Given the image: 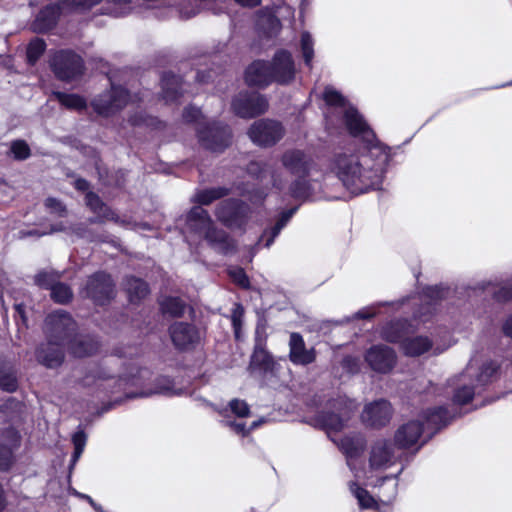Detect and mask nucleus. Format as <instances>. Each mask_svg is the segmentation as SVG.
Segmentation results:
<instances>
[{
  "label": "nucleus",
  "mask_w": 512,
  "mask_h": 512,
  "mask_svg": "<svg viewBox=\"0 0 512 512\" xmlns=\"http://www.w3.org/2000/svg\"><path fill=\"white\" fill-rule=\"evenodd\" d=\"M196 136L200 145L213 153H223L233 140L231 127L222 121L199 123Z\"/></svg>",
  "instance_id": "4"
},
{
  "label": "nucleus",
  "mask_w": 512,
  "mask_h": 512,
  "mask_svg": "<svg viewBox=\"0 0 512 512\" xmlns=\"http://www.w3.org/2000/svg\"><path fill=\"white\" fill-rule=\"evenodd\" d=\"M50 297L53 302L66 305L72 301L73 292L68 284L58 281L50 289Z\"/></svg>",
  "instance_id": "42"
},
{
  "label": "nucleus",
  "mask_w": 512,
  "mask_h": 512,
  "mask_svg": "<svg viewBox=\"0 0 512 512\" xmlns=\"http://www.w3.org/2000/svg\"><path fill=\"white\" fill-rule=\"evenodd\" d=\"M78 331V324L72 315L65 310H55L45 318V337L65 346Z\"/></svg>",
  "instance_id": "9"
},
{
  "label": "nucleus",
  "mask_w": 512,
  "mask_h": 512,
  "mask_svg": "<svg viewBox=\"0 0 512 512\" xmlns=\"http://www.w3.org/2000/svg\"><path fill=\"white\" fill-rule=\"evenodd\" d=\"M498 370L499 365L494 361L480 362L478 359L473 358L462 373H464V377H468L478 388L492 382L497 377Z\"/></svg>",
  "instance_id": "18"
},
{
  "label": "nucleus",
  "mask_w": 512,
  "mask_h": 512,
  "mask_svg": "<svg viewBox=\"0 0 512 512\" xmlns=\"http://www.w3.org/2000/svg\"><path fill=\"white\" fill-rule=\"evenodd\" d=\"M161 96L166 103H175L182 97V79L172 71L161 76Z\"/></svg>",
  "instance_id": "31"
},
{
  "label": "nucleus",
  "mask_w": 512,
  "mask_h": 512,
  "mask_svg": "<svg viewBox=\"0 0 512 512\" xmlns=\"http://www.w3.org/2000/svg\"><path fill=\"white\" fill-rule=\"evenodd\" d=\"M357 407L358 405L354 400L339 396L329 401L325 410L322 411V429L346 455L349 466H351L352 459L360 456L364 451L366 440L361 434L338 437L336 433L350 420Z\"/></svg>",
  "instance_id": "2"
},
{
  "label": "nucleus",
  "mask_w": 512,
  "mask_h": 512,
  "mask_svg": "<svg viewBox=\"0 0 512 512\" xmlns=\"http://www.w3.org/2000/svg\"><path fill=\"white\" fill-rule=\"evenodd\" d=\"M298 210V206L291 207L287 210H284L280 213L276 224H278V227L284 228L288 221L292 218V216L296 213Z\"/></svg>",
  "instance_id": "61"
},
{
  "label": "nucleus",
  "mask_w": 512,
  "mask_h": 512,
  "mask_svg": "<svg viewBox=\"0 0 512 512\" xmlns=\"http://www.w3.org/2000/svg\"><path fill=\"white\" fill-rule=\"evenodd\" d=\"M342 364H343V367L351 373H354V372L358 371V369H359V360L352 356L345 357L343 359Z\"/></svg>",
  "instance_id": "62"
},
{
  "label": "nucleus",
  "mask_w": 512,
  "mask_h": 512,
  "mask_svg": "<svg viewBox=\"0 0 512 512\" xmlns=\"http://www.w3.org/2000/svg\"><path fill=\"white\" fill-rule=\"evenodd\" d=\"M231 193V189L225 186L210 187L197 191L192 201L196 206H208L214 201L223 199Z\"/></svg>",
  "instance_id": "33"
},
{
  "label": "nucleus",
  "mask_w": 512,
  "mask_h": 512,
  "mask_svg": "<svg viewBox=\"0 0 512 512\" xmlns=\"http://www.w3.org/2000/svg\"><path fill=\"white\" fill-rule=\"evenodd\" d=\"M15 463V455L11 447L0 444V471H9Z\"/></svg>",
  "instance_id": "54"
},
{
  "label": "nucleus",
  "mask_w": 512,
  "mask_h": 512,
  "mask_svg": "<svg viewBox=\"0 0 512 512\" xmlns=\"http://www.w3.org/2000/svg\"><path fill=\"white\" fill-rule=\"evenodd\" d=\"M124 287L128 295V300L132 304L140 303L150 294L149 284L144 279L134 275L125 277Z\"/></svg>",
  "instance_id": "32"
},
{
  "label": "nucleus",
  "mask_w": 512,
  "mask_h": 512,
  "mask_svg": "<svg viewBox=\"0 0 512 512\" xmlns=\"http://www.w3.org/2000/svg\"><path fill=\"white\" fill-rule=\"evenodd\" d=\"M424 423L423 428L428 431H437L449 422V415L445 408L437 407L432 410H427L423 415Z\"/></svg>",
  "instance_id": "35"
},
{
  "label": "nucleus",
  "mask_w": 512,
  "mask_h": 512,
  "mask_svg": "<svg viewBox=\"0 0 512 512\" xmlns=\"http://www.w3.org/2000/svg\"><path fill=\"white\" fill-rule=\"evenodd\" d=\"M2 438L5 440L8 447H11L12 451L15 453L21 446V434L20 432L13 426L6 427L1 432Z\"/></svg>",
  "instance_id": "49"
},
{
  "label": "nucleus",
  "mask_w": 512,
  "mask_h": 512,
  "mask_svg": "<svg viewBox=\"0 0 512 512\" xmlns=\"http://www.w3.org/2000/svg\"><path fill=\"white\" fill-rule=\"evenodd\" d=\"M272 83L288 86L295 81L296 65L292 53L287 49H278L268 60Z\"/></svg>",
  "instance_id": "15"
},
{
  "label": "nucleus",
  "mask_w": 512,
  "mask_h": 512,
  "mask_svg": "<svg viewBox=\"0 0 512 512\" xmlns=\"http://www.w3.org/2000/svg\"><path fill=\"white\" fill-rule=\"evenodd\" d=\"M424 431L423 424L419 421H409L400 426L394 436L395 445L399 448H410L417 444Z\"/></svg>",
  "instance_id": "27"
},
{
  "label": "nucleus",
  "mask_w": 512,
  "mask_h": 512,
  "mask_svg": "<svg viewBox=\"0 0 512 512\" xmlns=\"http://www.w3.org/2000/svg\"><path fill=\"white\" fill-rule=\"evenodd\" d=\"M203 238L208 245L219 254L228 255L236 250L235 242L229 234L223 229L217 228L215 225L206 231Z\"/></svg>",
  "instance_id": "26"
},
{
  "label": "nucleus",
  "mask_w": 512,
  "mask_h": 512,
  "mask_svg": "<svg viewBox=\"0 0 512 512\" xmlns=\"http://www.w3.org/2000/svg\"><path fill=\"white\" fill-rule=\"evenodd\" d=\"M171 343L179 353H190L202 342L200 328L192 322L174 321L168 326Z\"/></svg>",
  "instance_id": "13"
},
{
  "label": "nucleus",
  "mask_w": 512,
  "mask_h": 512,
  "mask_svg": "<svg viewBox=\"0 0 512 512\" xmlns=\"http://www.w3.org/2000/svg\"><path fill=\"white\" fill-rule=\"evenodd\" d=\"M114 376L102 367H96L86 372L85 376L79 381L83 387H90L96 380H109Z\"/></svg>",
  "instance_id": "44"
},
{
  "label": "nucleus",
  "mask_w": 512,
  "mask_h": 512,
  "mask_svg": "<svg viewBox=\"0 0 512 512\" xmlns=\"http://www.w3.org/2000/svg\"><path fill=\"white\" fill-rule=\"evenodd\" d=\"M129 101L130 91L122 85L111 83L109 89L90 101V106L98 116L110 118L121 112Z\"/></svg>",
  "instance_id": "6"
},
{
  "label": "nucleus",
  "mask_w": 512,
  "mask_h": 512,
  "mask_svg": "<svg viewBox=\"0 0 512 512\" xmlns=\"http://www.w3.org/2000/svg\"><path fill=\"white\" fill-rule=\"evenodd\" d=\"M482 289L489 290V293H491L493 298L497 301H508L512 298V284H505L501 287H496L491 283H487V285L483 286Z\"/></svg>",
  "instance_id": "50"
},
{
  "label": "nucleus",
  "mask_w": 512,
  "mask_h": 512,
  "mask_svg": "<svg viewBox=\"0 0 512 512\" xmlns=\"http://www.w3.org/2000/svg\"><path fill=\"white\" fill-rule=\"evenodd\" d=\"M186 302L178 296H165L159 301V310L163 316L181 318L186 311Z\"/></svg>",
  "instance_id": "34"
},
{
  "label": "nucleus",
  "mask_w": 512,
  "mask_h": 512,
  "mask_svg": "<svg viewBox=\"0 0 512 512\" xmlns=\"http://www.w3.org/2000/svg\"><path fill=\"white\" fill-rule=\"evenodd\" d=\"M285 130L281 122L273 119H259L248 129V136L260 147H272L284 136Z\"/></svg>",
  "instance_id": "14"
},
{
  "label": "nucleus",
  "mask_w": 512,
  "mask_h": 512,
  "mask_svg": "<svg viewBox=\"0 0 512 512\" xmlns=\"http://www.w3.org/2000/svg\"><path fill=\"white\" fill-rule=\"evenodd\" d=\"M365 360L375 372L388 373L395 366L397 357L392 348L386 345H375L366 352Z\"/></svg>",
  "instance_id": "20"
},
{
  "label": "nucleus",
  "mask_w": 512,
  "mask_h": 512,
  "mask_svg": "<svg viewBox=\"0 0 512 512\" xmlns=\"http://www.w3.org/2000/svg\"><path fill=\"white\" fill-rule=\"evenodd\" d=\"M393 415V408L389 401L379 399L365 405L361 413V421L366 426L381 428L386 426Z\"/></svg>",
  "instance_id": "17"
},
{
  "label": "nucleus",
  "mask_w": 512,
  "mask_h": 512,
  "mask_svg": "<svg viewBox=\"0 0 512 512\" xmlns=\"http://www.w3.org/2000/svg\"><path fill=\"white\" fill-rule=\"evenodd\" d=\"M83 297L91 300L96 306H107L116 297V284L106 271H96L87 277L81 291Z\"/></svg>",
  "instance_id": "7"
},
{
  "label": "nucleus",
  "mask_w": 512,
  "mask_h": 512,
  "mask_svg": "<svg viewBox=\"0 0 512 512\" xmlns=\"http://www.w3.org/2000/svg\"><path fill=\"white\" fill-rule=\"evenodd\" d=\"M231 412L237 417L244 418L250 415V408L246 401L241 399H232L229 402Z\"/></svg>",
  "instance_id": "56"
},
{
  "label": "nucleus",
  "mask_w": 512,
  "mask_h": 512,
  "mask_svg": "<svg viewBox=\"0 0 512 512\" xmlns=\"http://www.w3.org/2000/svg\"><path fill=\"white\" fill-rule=\"evenodd\" d=\"M289 348V359L295 365H309L316 359L315 350L306 348L304 339L298 332L290 334Z\"/></svg>",
  "instance_id": "24"
},
{
  "label": "nucleus",
  "mask_w": 512,
  "mask_h": 512,
  "mask_svg": "<svg viewBox=\"0 0 512 512\" xmlns=\"http://www.w3.org/2000/svg\"><path fill=\"white\" fill-rule=\"evenodd\" d=\"M502 332L505 336L512 338V313L504 320L502 324Z\"/></svg>",
  "instance_id": "64"
},
{
  "label": "nucleus",
  "mask_w": 512,
  "mask_h": 512,
  "mask_svg": "<svg viewBox=\"0 0 512 512\" xmlns=\"http://www.w3.org/2000/svg\"><path fill=\"white\" fill-rule=\"evenodd\" d=\"M300 49L304 59V64L309 69L312 67L314 58L313 39L309 32H303L300 37Z\"/></svg>",
  "instance_id": "46"
},
{
  "label": "nucleus",
  "mask_w": 512,
  "mask_h": 512,
  "mask_svg": "<svg viewBox=\"0 0 512 512\" xmlns=\"http://www.w3.org/2000/svg\"><path fill=\"white\" fill-rule=\"evenodd\" d=\"M267 327L268 320L266 316L264 314L258 315L255 328L254 345H266L268 338Z\"/></svg>",
  "instance_id": "53"
},
{
  "label": "nucleus",
  "mask_w": 512,
  "mask_h": 512,
  "mask_svg": "<svg viewBox=\"0 0 512 512\" xmlns=\"http://www.w3.org/2000/svg\"><path fill=\"white\" fill-rule=\"evenodd\" d=\"M102 0H61L62 6H64L65 11H80L86 12L90 11L93 7L100 4Z\"/></svg>",
  "instance_id": "47"
},
{
  "label": "nucleus",
  "mask_w": 512,
  "mask_h": 512,
  "mask_svg": "<svg viewBox=\"0 0 512 512\" xmlns=\"http://www.w3.org/2000/svg\"><path fill=\"white\" fill-rule=\"evenodd\" d=\"M243 79L250 88L264 90L272 83L268 60H253L244 70Z\"/></svg>",
  "instance_id": "21"
},
{
  "label": "nucleus",
  "mask_w": 512,
  "mask_h": 512,
  "mask_svg": "<svg viewBox=\"0 0 512 512\" xmlns=\"http://www.w3.org/2000/svg\"><path fill=\"white\" fill-rule=\"evenodd\" d=\"M249 205L239 198L222 200L215 208L217 220L228 229H244L250 216Z\"/></svg>",
  "instance_id": "11"
},
{
  "label": "nucleus",
  "mask_w": 512,
  "mask_h": 512,
  "mask_svg": "<svg viewBox=\"0 0 512 512\" xmlns=\"http://www.w3.org/2000/svg\"><path fill=\"white\" fill-rule=\"evenodd\" d=\"M406 321L389 323L382 332V337L392 343H400L401 349L407 356H420L432 348V341L427 336L405 337Z\"/></svg>",
  "instance_id": "5"
},
{
  "label": "nucleus",
  "mask_w": 512,
  "mask_h": 512,
  "mask_svg": "<svg viewBox=\"0 0 512 512\" xmlns=\"http://www.w3.org/2000/svg\"><path fill=\"white\" fill-rule=\"evenodd\" d=\"M306 178L307 177H297V179L290 184L289 193L292 198L297 200H305L311 195L312 187Z\"/></svg>",
  "instance_id": "43"
},
{
  "label": "nucleus",
  "mask_w": 512,
  "mask_h": 512,
  "mask_svg": "<svg viewBox=\"0 0 512 512\" xmlns=\"http://www.w3.org/2000/svg\"><path fill=\"white\" fill-rule=\"evenodd\" d=\"M322 100L329 107L341 109L344 114L345 125L349 133L354 137H359L367 145L375 144V134L364 120L358 110L349 105L348 100L334 87L326 86L322 92Z\"/></svg>",
  "instance_id": "3"
},
{
  "label": "nucleus",
  "mask_w": 512,
  "mask_h": 512,
  "mask_svg": "<svg viewBox=\"0 0 512 512\" xmlns=\"http://www.w3.org/2000/svg\"><path fill=\"white\" fill-rule=\"evenodd\" d=\"M128 123L132 127H146L152 130H161L165 127V123L162 120L144 111L135 112L130 115Z\"/></svg>",
  "instance_id": "38"
},
{
  "label": "nucleus",
  "mask_w": 512,
  "mask_h": 512,
  "mask_svg": "<svg viewBox=\"0 0 512 512\" xmlns=\"http://www.w3.org/2000/svg\"><path fill=\"white\" fill-rule=\"evenodd\" d=\"M10 151L17 161H24L31 156V149L25 140L17 139L12 141Z\"/></svg>",
  "instance_id": "51"
},
{
  "label": "nucleus",
  "mask_w": 512,
  "mask_h": 512,
  "mask_svg": "<svg viewBox=\"0 0 512 512\" xmlns=\"http://www.w3.org/2000/svg\"><path fill=\"white\" fill-rule=\"evenodd\" d=\"M349 489L353 496L358 500L361 508L369 509L373 507L374 499L366 489L360 487L356 482H350Z\"/></svg>",
  "instance_id": "45"
},
{
  "label": "nucleus",
  "mask_w": 512,
  "mask_h": 512,
  "mask_svg": "<svg viewBox=\"0 0 512 512\" xmlns=\"http://www.w3.org/2000/svg\"><path fill=\"white\" fill-rule=\"evenodd\" d=\"M229 276L232 279V281L239 286L242 289H249L250 288V279L242 267H236L229 271Z\"/></svg>",
  "instance_id": "55"
},
{
  "label": "nucleus",
  "mask_w": 512,
  "mask_h": 512,
  "mask_svg": "<svg viewBox=\"0 0 512 512\" xmlns=\"http://www.w3.org/2000/svg\"><path fill=\"white\" fill-rule=\"evenodd\" d=\"M284 168L296 177H308L312 165V159L299 149L287 150L281 157Z\"/></svg>",
  "instance_id": "22"
},
{
  "label": "nucleus",
  "mask_w": 512,
  "mask_h": 512,
  "mask_svg": "<svg viewBox=\"0 0 512 512\" xmlns=\"http://www.w3.org/2000/svg\"><path fill=\"white\" fill-rule=\"evenodd\" d=\"M65 11L61 0L43 6L30 24V29L36 34H47L55 29Z\"/></svg>",
  "instance_id": "16"
},
{
  "label": "nucleus",
  "mask_w": 512,
  "mask_h": 512,
  "mask_svg": "<svg viewBox=\"0 0 512 512\" xmlns=\"http://www.w3.org/2000/svg\"><path fill=\"white\" fill-rule=\"evenodd\" d=\"M45 207L52 213L64 216L67 213L66 206L57 198L48 197L44 202Z\"/></svg>",
  "instance_id": "58"
},
{
  "label": "nucleus",
  "mask_w": 512,
  "mask_h": 512,
  "mask_svg": "<svg viewBox=\"0 0 512 512\" xmlns=\"http://www.w3.org/2000/svg\"><path fill=\"white\" fill-rule=\"evenodd\" d=\"M90 186V182L82 177H78L73 183L75 190L85 192V205L94 214L88 219V222L90 224H104L107 221L117 223L119 221L118 214L97 193L89 190Z\"/></svg>",
  "instance_id": "10"
},
{
  "label": "nucleus",
  "mask_w": 512,
  "mask_h": 512,
  "mask_svg": "<svg viewBox=\"0 0 512 512\" xmlns=\"http://www.w3.org/2000/svg\"><path fill=\"white\" fill-rule=\"evenodd\" d=\"M182 118L185 123L194 124L203 118V114L200 108L190 104L183 109Z\"/></svg>",
  "instance_id": "57"
},
{
  "label": "nucleus",
  "mask_w": 512,
  "mask_h": 512,
  "mask_svg": "<svg viewBox=\"0 0 512 512\" xmlns=\"http://www.w3.org/2000/svg\"><path fill=\"white\" fill-rule=\"evenodd\" d=\"M186 224L189 230L197 235L204 236L214 222L206 209L200 206H193L186 215Z\"/></svg>",
  "instance_id": "29"
},
{
  "label": "nucleus",
  "mask_w": 512,
  "mask_h": 512,
  "mask_svg": "<svg viewBox=\"0 0 512 512\" xmlns=\"http://www.w3.org/2000/svg\"><path fill=\"white\" fill-rule=\"evenodd\" d=\"M50 68L56 79L63 82L80 78L86 69L83 58L71 49L57 51L50 59Z\"/></svg>",
  "instance_id": "8"
},
{
  "label": "nucleus",
  "mask_w": 512,
  "mask_h": 512,
  "mask_svg": "<svg viewBox=\"0 0 512 512\" xmlns=\"http://www.w3.org/2000/svg\"><path fill=\"white\" fill-rule=\"evenodd\" d=\"M53 95L60 105L66 109L82 111L87 108L85 98L79 94L55 91L53 92Z\"/></svg>",
  "instance_id": "39"
},
{
  "label": "nucleus",
  "mask_w": 512,
  "mask_h": 512,
  "mask_svg": "<svg viewBox=\"0 0 512 512\" xmlns=\"http://www.w3.org/2000/svg\"><path fill=\"white\" fill-rule=\"evenodd\" d=\"M59 277L55 272L41 270L34 276V283L41 289L50 290L58 282Z\"/></svg>",
  "instance_id": "48"
},
{
  "label": "nucleus",
  "mask_w": 512,
  "mask_h": 512,
  "mask_svg": "<svg viewBox=\"0 0 512 512\" xmlns=\"http://www.w3.org/2000/svg\"><path fill=\"white\" fill-rule=\"evenodd\" d=\"M267 97L258 91L242 90L231 100V111L242 119H254L268 111Z\"/></svg>",
  "instance_id": "12"
},
{
  "label": "nucleus",
  "mask_w": 512,
  "mask_h": 512,
  "mask_svg": "<svg viewBox=\"0 0 512 512\" xmlns=\"http://www.w3.org/2000/svg\"><path fill=\"white\" fill-rule=\"evenodd\" d=\"M66 347L73 357L85 358L97 354L100 343L90 335L78 336L76 333Z\"/></svg>",
  "instance_id": "28"
},
{
  "label": "nucleus",
  "mask_w": 512,
  "mask_h": 512,
  "mask_svg": "<svg viewBox=\"0 0 512 512\" xmlns=\"http://www.w3.org/2000/svg\"><path fill=\"white\" fill-rule=\"evenodd\" d=\"M282 27L280 19L270 12H259L255 20V31L260 38L276 37Z\"/></svg>",
  "instance_id": "30"
},
{
  "label": "nucleus",
  "mask_w": 512,
  "mask_h": 512,
  "mask_svg": "<svg viewBox=\"0 0 512 512\" xmlns=\"http://www.w3.org/2000/svg\"><path fill=\"white\" fill-rule=\"evenodd\" d=\"M47 48L44 39L35 37L30 40L26 47V62L30 66H34L42 55L45 53Z\"/></svg>",
  "instance_id": "40"
},
{
  "label": "nucleus",
  "mask_w": 512,
  "mask_h": 512,
  "mask_svg": "<svg viewBox=\"0 0 512 512\" xmlns=\"http://www.w3.org/2000/svg\"><path fill=\"white\" fill-rule=\"evenodd\" d=\"M65 345L46 339L35 349V358L37 362L48 369L60 367L65 360Z\"/></svg>",
  "instance_id": "19"
},
{
  "label": "nucleus",
  "mask_w": 512,
  "mask_h": 512,
  "mask_svg": "<svg viewBox=\"0 0 512 512\" xmlns=\"http://www.w3.org/2000/svg\"><path fill=\"white\" fill-rule=\"evenodd\" d=\"M86 434L84 431H78L76 432L72 437V442L74 447H81L84 448L86 444Z\"/></svg>",
  "instance_id": "63"
},
{
  "label": "nucleus",
  "mask_w": 512,
  "mask_h": 512,
  "mask_svg": "<svg viewBox=\"0 0 512 512\" xmlns=\"http://www.w3.org/2000/svg\"><path fill=\"white\" fill-rule=\"evenodd\" d=\"M389 161V153L380 143L367 145L357 151L337 152L325 162L322 184L334 177L353 194H363L379 189Z\"/></svg>",
  "instance_id": "1"
},
{
  "label": "nucleus",
  "mask_w": 512,
  "mask_h": 512,
  "mask_svg": "<svg viewBox=\"0 0 512 512\" xmlns=\"http://www.w3.org/2000/svg\"><path fill=\"white\" fill-rule=\"evenodd\" d=\"M277 363L272 354L267 351L266 345H254L252 355L250 357L249 369L259 372L261 375H274Z\"/></svg>",
  "instance_id": "25"
},
{
  "label": "nucleus",
  "mask_w": 512,
  "mask_h": 512,
  "mask_svg": "<svg viewBox=\"0 0 512 512\" xmlns=\"http://www.w3.org/2000/svg\"><path fill=\"white\" fill-rule=\"evenodd\" d=\"M227 424L233 429V431L236 434L241 435L242 437L248 436L249 433L258 426L257 421L253 422L249 428H247L245 423L242 422L229 421Z\"/></svg>",
  "instance_id": "59"
},
{
  "label": "nucleus",
  "mask_w": 512,
  "mask_h": 512,
  "mask_svg": "<svg viewBox=\"0 0 512 512\" xmlns=\"http://www.w3.org/2000/svg\"><path fill=\"white\" fill-rule=\"evenodd\" d=\"M394 448L390 441L379 439L371 447L369 466L372 470L385 469L393 463Z\"/></svg>",
  "instance_id": "23"
},
{
  "label": "nucleus",
  "mask_w": 512,
  "mask_h": 512,
  "mask_svg": "<svg viewBox=\"0 0 512 512\" xmlns=\"http://www.w3.org/2000/svg\"><path fill=\"white\" fill-rule=\"evenodd\" d=\"M383 305V303H378L376 305H372L369 307L362 308L353 316L354 319H371L377 314L378 308Z\"/></svg>",
  "instance_id": "60"
},
{
  "label": "nucleus",
  "mask_w": 512,
  "mask_h": 512,
  "mask_svg": "<svg viewBox=\"0 0 512 512\" xmlns=\"http://www.w3.org/2000/svg\"><path fill=\"white\" fill-rule=\"evenodd\" d=\"M244 308L240 303L235 305L231 315V323L236 341L241 340Z\"/></svg>",
  "instance_id": "52"
},
{
  "label": "nucleus",
  "mask_w": 512,
  "mask_h": 512,
  "mask_svg": "<svg viewBox=\"0 0 512 512\" xmlns=\"http://www.w3.org/2000/svg\"><path fill=\"white\" fill-rule=\"evenodd\" d=\"M153 393L165 396H174L178 395L179 391L175 388V382L172 377L160 375L154 380Z\"/></svg>",
  "instance_id": "41"
},
{
  "label": "nucleus",
  "mask_w": 512,
  "mask_h": 512,
  "mask_svg": "<svg viewBox=\"0 0 512 512\" xmlns=\"http://www.w3.org/2000/svg\"><path fill=\"white\" fill-rule=\"evenodd\" d=\"M19 382L16 369L6 361H0V389L14 393L18 390Z\"/></svg>",
  "instance_id": "37"
},
{
  "label": "nucleus",
  "mask_w": 512,
  "mask_h": 512,
  "mask_svg": "<svg viewBox=\"0 0 512 512\" xmlns=\"http://www.w3.org/2000/svg\"><path fill=\"white\" fill-rule=\"evenodd\" d=\"M456 381L457 388L454 392L453 401L460 405L466 404L472 400L477 387L468 377H464V373H461Z\"/></svg>",
  "instance_id": "36"
}]
</instances>
